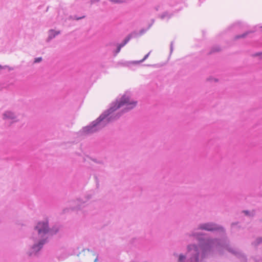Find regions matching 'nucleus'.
<instances>
[{
    "label": "nucleus",
    "instance_id": "1",
    "mask_svg": "<svg viewBox=\"0 0 262 262\" xmlns=\"http://www.w3.org/2000/svg\"><path fill=\"white\" fill-rule=\"evenodd\" d=\"M136 104L137 101L131 100L128 96L124 95L121 97L120 101L117 102L114 107L111 108L110 111L113 112L124 105L127 109L129 110L134 108Z\"/></svg>",
    "mask_w": 262,
    "mask_h": 262
},
{
    "label": "nucleus",
    "instance_id": "2",
    "mask_svg": "<svg viewBox=\"0 0 262 262\" xmlns=\"http://www.w3.org/2000/svg\"><path fill=\"white\" fill-rule=\"evenodd\" d=\"M108 122V118L106 117H100L96 122L92 126H88L84 129V132L86 133H93L96 132L98 129L103 127L106 122Z\"/></svg>",
    "mask_w": 262,
    "mask_h": 262
},
{
    "label": "nucleus",
    "instance_id": "3",
    "mask_svg": "<svg viewBox=\"0 0 262 262\" xmlns=\"http://www.w3.org/2000/svg\"><path fill=\"white\" fill-rule=\"evenodd\" d=\"M36 229H37L38 234L42 236L43 234H46L48 231V223L47 222L38 223Z\"/></svg>",
    "mask_w": 262,
    "mask_h": 262
},
{
    "label": "nucleus",
    "instance_id": "4",
    "mask_svg": "<svg viewBox=\"0 0 262 262\" xmlns=\"http://www.w3.org/2000/svg\"><path fill=\"white\" fill-rule=\"evenodd\" d=\"M201 228L203 229L211 231L216 229L214 225L211 224H205L202 225Z\"/></svg>",
    "mask_w": 262,
    "mask_h": 262
},
{
    "label": "nucleus",
    "instance_id": "5",
    "mask_svg": "<svg viewBox=\"0 0 262 262\" xmlns=\"http://www.w3.org/2000/svg\"><path fill=\"white\" fill-rule=\"evenodd\" d=\"M4 117L5 118H10V119H14V115L13 114V113H12L10 112H7L4 114Z\"/></svg>",
    "mask_w": 262,
    "mask_h": 262
},
{
    "label": "nucleus",
    "instance_id": "6",
    "mask_svg": "<svg viewBox=\"0 0 262 262\" xmlns=\"http://www.w3.org/2000/svg\"><path fill=\"white\" fill-rule=\"evenodd\" d=\"M43 244V242H39L38 245L36 246V245H34L33 247V249L35 251H38L41 247L42 245Z\"/></svg>",
    "mask_w": 262,
    "mask_h": 262
},
{
    "label": "nucleus",
    "instance_id": "7",
    "mask_svg": "<svg viewBox=\"0 0 262 262\" xmlns=\"http://www.w3.org/2000/svg\"><path fill=\"white\" fill-rule=\"evenodd\" d=\"M129 38L126 39L123 44L120 45L117 48V52H119L121 48L123 47L129 40Z\"/></svg>",
    "mask_w": 262,
    "mask_h": 262
},
{
    "label": "nucleus",
    "instance_id": "8",
    "mask_svg": "<svg viewBox=\"0 0 262 262\" xmlns=\"http://www.w3.org/2000/svg\"><path fill=\"white\" fill-rule=\"evenodd\" d=\"M185 257L183 255H180L179 258V261L180 262H183V260L185 259Z\"/></svg>",
    "mask_w": 262,
    "mask_h": 262
},
{
    "label": "nucleus",
    "instance_id": "9",
    "mask_svg": "<svg viewBox=\"0 0 262 262\" xmlns=\"http://www.w3.org/2000/svg\"><path fill=\"white\" fill-rule=\"evenodd\" d=\"M41 59H42L41 57H38V58H35V60H34V62H39L41 60Z\"/></svg>",
    "mask_w": 262,
    "mask_h": 262
},
{
    "label": "nucleus",
    "instance_id": "10",
    "mask_svg": "<svg viewBox=\"0 0 262 262\" xmlns=\"http://www.w3.org/2000/svg\"><path fill=\"white\" fill-rule=\"evenodd\" d=\"M112 1L114 2L120 3V2H123L124 0H112Z\"/></svg>",
    "mask_w": 262,
    "mask_h": 262
},
{
    "label": "nucleus",
    "instance_id": "11",
    "mask_svg": "<svg viewBox=\"0 0 262 262\" xmlns=\"http://www.w3.org/2000/svg\"><path fill=\"white\" fill-rule=\"evenodd\" d=\"M245 36V34H243L242 36H238L237 38H238V37H244Z\"/></svg>",
    "mask_w": 262,
    "mask_h": 262
},
{
    "label": "nucleus",
    "instance_id": "12",
    "mask_svg": "<svg viewBox=\"0 0 262 262\" xmlns=\"http://www.w3.org/2000/svg\"><path fill=\"white\" fill-rule=\"evenodd\" d=\"M147 56H148V54L145 56V57H144V58L143 60L145 59Z\"/></svg>",
    "mask_w": 262,
    "mask_h": 262
},
{
    "label": "nucleus",
    "instance_id": "13",
    "mask_svg": "<svg viewBox=\"0 0 262 262\" xmlns=\"http://www.w3.org/2000/svg\"><path fill=\"white\" fill-rule=\"evenodd\" d=\"M1 68H2V67H1V66H0V69H1Z\"/></svg>",
    "mask_w": 262,
    "mask_h": 262
}]
</instances>
